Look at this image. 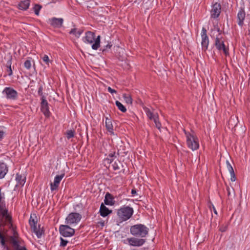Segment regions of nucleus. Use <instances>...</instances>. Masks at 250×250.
<instances>
[{
  "label": "nucleus",
  "mask_w": 250,
  "mask_h": 250,
  "mask_svg": "<svg viewBox=\"0 0 250 250\" xmlns=\"http://www.w3.org/2000/svg\"><path fill=\"white\" fill-rule=\"evenodd\" d=\"M100 36L95 38L94 33L87 31L85 33L84 42L87 43L92 44V48L93 50H97L100 46Z\"/></svg>",
  "instance_id": "nucleus-1"
},
{
  "label": "nucleus",
  "mask_w": 250,
  "mask_h": 250,
  "mask_svg": "<svg viewBox=\"0 0 250 250\" xmlns=\"http://www.w3.org/2000/svg\"><path fill=\"white\" fill-rule=\"evenodd\" d=\"M148 228L142 224L133 225L130 228L131 234L135 237H145L148 233Z\"/></svg>",
  "instance_id": "nucleus-2"
},
{
  "label": "nucleus",
  "mask_w": 250,
  "mask_h": 250,
  "mask_svg": "<svg viewBox=\"0 0 250 250\" xmlns=\"http://www.w3.org/2000/svg\"><path fill=\"white\" fill-rule=\"evenodd\" d=\"M133 213V209L129 207L124 206L118 210L117 215L121 221H125L129 219Z\"/></svg>",
  "instance_id": "nucleus-3"
},
{
  "label": "nucleus",
  "mask_w": 250,
  "mask_h": 250,
  "mask_svg": "<svg viewBox=\"0 0 250 250\" xmlns=\"http://www.w3.org/2000/svg\"><path fill=\"white\" fill-rule=\"evenodd\" d=\"M187 137V143L188 147L192 150H195L199 148V144L198 138L193 134L187 132L184 130Z\"/></svg>",
  "instance_id": "nucleus-4"
},
{
  "label": "nucleus",
  "mask_w": 250,
  "mask_h": 250,
  "mask_svg": "<svg viewBox=\"0 0 250 250\" xmlns=\"http://www.w3.org/2000/svg\"><path fill=\"white\" fill-rule=\"evenodd\" d=\"M215 46L218 50H222L226 56L229 55V49L224 44V40L223 37H221V33H219L216 38Z\"/></svg>",
  "instance_id": "nucleus-5"
},
{
  "label": "nucleus",
  "mask_w": 250,
  "mask_h": 250,
  "mask_svg": "<svg viewBox=\"0 0 250 250\" xmlns=\"http://www.w3.org/2000/svg\"><path fill=\"white\" fill-rule=\"evenodd\" d=\"M7 99L16 100L18 98V94L16 90L10 87H6L2 92Z\"/></svg>",
  "instance_id": "nucleus-6"
},
{
  "label": "nucleus",
  "mask_w": 250,
  "mask_h": 250,
  "mask_svg": "<svg viewBox=\"0 0 250 250\" xmlns=\"http://www.w3.org/2000/svg\"><path fill=\"white\" fill-rule=\"evenodd\" d=\"M82 216L76 212L70 213L65 219V223L68 225L77 224L81 219Z\"/></svg>",
  "instance_id": "nucleus-7"
},
{
  "label": "nucleus",
  "mask_w": 250,
  "mask_h": 250,
  "mask_svg": "<svg viewBox=\"0 0 250 250\" xmlns=\"http://www.w3.org/2000/svg\"><path fill=\"white\" fill-rule=\"evenodd\" d=\"M59 230L61 234L63 237H70L75 233L74 229L70 228L68 225H61Z\"/></svg>",
  "instance_id": "nucleus-8"
},
{
  "label": "nucleus",
  "mask_w": 250,
  "mask_h": 250,
  "mask_svg": "<svg viewBox=\"0 0 250 250\" xmlns=\"http://www.w3.org/2000/svg\"><path fill=\"white\" fill-rule=\"evenodd\" d=\"M128 244L133 247H141L146 242V240L143 238H138L136 237H131L127 239Z\"/></svg>",
  "instance_id": "nucleus-9"
},
{
  "label": "nucleus",
  "mask_w": 250,
  "mask_h": 250,
  "mask_svg": "<svg viewBox=\"0 0 250 250\" xmlns=\"http://www.w3.org/2000/svg\"><path fill=\"white\" fill-rule=\"evenodd\" d=\"M201 37H202V47L203 50L206 51L208 47L209 40L208 38L207 35V30L205 28L203 27L201 32Z\"/></svg>",
  "instance_id": "nucleus-10"
},
{
  "label": "nucleus",
  "mask_w": 250,
  "mask_h": 250,
  "mask_svg": "<svg viewBox=\"0 0 250 250\" xmlns=\"http://www.w3.org/2000/svg\"><path fill=\"white\" fill-rule=\"evenodd\" d=\"M221 6L220 3L216 2L212 6L210 10V16L212 18L216 19L219 17L221 13Z\"/></svg>",
  "instance_id": "nucleus-11"
},
{
  "label": "nucleus",
  "mask_w": 250,
  "mask_h": 250,
  "mask_svg": "<svg viewBox=\"0 0 250 250\" xmlns=\"http://www.w3.org/2000/svg\"><path fill=\"white\" fill-rule=\"evenodd\" d=\"M29 224L31 226V228L32 229L33 231L36 233L38 238L41 237L42 234V230H38L37 227V219L32 218L31 216L29 219Z\"/></svg>",
  "instance_id": "nucleus-12"
},
{
  "label": "nucleus",
  "mask_w": 250,
  "mask_h": 250,
  "mask_svg": "<svg viewBox=\"0 0 250 250\" xmlns=\"http://www.w3.org/2000/svg\"><path fill=\"white\" fill-rule=\"evenodd\" d=\"M63 22L62 18H52L48 19V23L54 28H60Z\"/></svg>",
  "instance_id": "nucleus-13"
},
{
  "label": "nucleus",
  "mask_w": 250,
  "mask_h": 250,
  "mask_svg": "<svg viewBox=\"0 0 250 250\" xmlns=\"http://www.w3.org/2000/svg\"><path fill=\"white\" fill-rule=\"evenodd\" d=\"M41 110L45 116L49 117L50 116V113L49 110L48 103L45 100V97H42V98Z\"/></svg>",
  "instance_id": "nucleus-14"
},
{
  "label": "nucleus",
  "mask_w": 250,
  "mask_h": 250,
  "mask_svg": "<svg viewBox=\"0 0 250 250\" xmlns=\"http://www.w3.org/2000/svg\"><path fill=\"white\" fill-rule=\"evenodd\" d=\"M246 13L244 8H241L237 15V21L238 24L242 27L244 25V21L245 19Z\"/></svg>",
  "instance_id": "nucleus-15"
},
{
  "label": "nucleus",
  "mask_w": 250,
  "mask_h": 250,
  "mask_svg": "<svg viewBox=\"0 0 250 250\" xmlns=\"http://www.w3.org/2000/svg\"><path fill=\"white\" fill-rule=\"evenodd\" d=\"M7 209L8 208L6 205L4 193L1 192L0 188V213H2L5 211L7 212Z\"/></svg>",
  "instance_id": "nucleus-16"
},
{
  "label": "nucleus",
  "mask_w": 250,
  "mask_h": 250,
  "mask_svg": "<svg viewBox=\"0 0 250 250\" xmlns=\"http://www.w3.org/2000/svg\"><path fill=\"white\" fill-rule=\"evenodd\" d=\"M64 176V174H62L55 176L53 183H51L50 184L51 190L52 191L57 189L61 181Z\"/></svg>",
  "instance_id": "nucleus-17"
},
{
  "label": "nucleus",
  "mask_w": 250,
  "mask_h": 250,
  "mask_svg": "<svg viewBox=\"0 0 250 250\" xmlns=\"http://www.w3.org/2000/svg\"><path fill=\"white\" fill-rule=\"evenodd\" d=\"M114 197L109 192H107L105 195L104 203L106 205L113 206L115 204Z\"/></svg>",
  "instance_id": "nucleus-18"
},
{
  "label": "nucleus",
  "mask_w": 250,
  "mask_h": 250,
  "mask_svg": "<svg viewBox=\"0 0 250 250\" xmlns=\"http://www.w3.org/2000/svg\"><path fill=\"white\" fill-rule=\"evenodd\" d=\"M112 210H109L107 207H106L103 203L101 205L100 208V215L103 217H106L108 214L112 213Z\"/></svg>",
  "instance_id": "nucleus-19"
},
{
  "label": "nucleus",
  "mask_w": 250,
  "mask_h": 250,
  "mask_svg": "<svg viewBox=\"0 0 250 250\" xmlns=\"http://www.w3.org/2000/svg\"><path fill=\"white\" fill-rule=\"evenodd\" d=\"M238 123V117L236 116H231L228 121V125L229 128H233L235 127Z\"/></svg>",
  "instance_id": "nucleus-20"
},
{
  "label": "nucleus",
  "mask_w": 250,
  "mask_h": 250,
  "mask_svg": "<svg viewBox=\"0 0 250 250\" xmlns=\"http://www.w3.org/2000/svg\"><path fill=\"white\" fill-rule=\"evenodd\" d=\"M8 172V167L4 163H0V178H4Z\"/></svg>",
  "instance_id": "nucleus-21"
},
{
  "label": "nucleus",
  "mask_w": 250,
  "mask_h": 250,
  "mask_svg": "<svg viewBox=\"0 0 250 250\" xmlns=\"http://www.w3.org/2000/svg\"><path fill=\"white\" fill-rule=\"evenodd\" d=\"M30 5L29 0H23L21 1L19 4V8L21 10H27Z\"/></svg>",
  "instance_id": "nucleus-22"
},
{
  "label": "nucleus",
  "mask_w": 250,
  "mask_h": 250,
  "mask_svg": "<svg viewBox=\"0 0 250 250\" xmlns=\"http://www.w3.org/2000/svg\"><path fill=\"white\" fill-rule=\"evenodd\" d=\"M105 126L107 130L111 134H113V127L110 119L105 118Z\"/></svg>",
  "instance_id": "nucleus-23"
},
{
  "label": "nucleus",
  "mask_w": 250,
  "mask_h": 250,
  "mask_svg": "<svg viewBox=\"0 0 250 250\" xmlns=\"http://www.w3.org/2000/svg\"><path fill=\"white\" fill-rule=\"evenodd\" d=\"M16 180L20 185L23 186L25 182L26 178L24 175L17 173Z\"/></svg>",
  "instance_id": "nucleus-24"
},
{
  "label": "nucleus",
  "mask_w": 250,
  "mask_h": 250,
  "mask_svg": "<svg viewBox=\"0 0 250 250\" xmlns=\"http://www.w3.org/2000/svg\"><path fill=\"white\" fill-rule=\"evenodd\" d=\"M144 109L149 119L153 120L154 118L157 116V115H155L148 108L145 107L144 108Z\"/></svg>",
  "instance_id": "nucleus-25"
},
{
  "label": "nucleus",
  "mask_w": 250,
  "mask_h": 250,
  "mask_svg": "<svg viewBox=\"0 0 250 250\" xmlns=\"http://www.w3.org/2000/svg\"><path fill=\"white\" fill-rule=\"evenodd\" d=\"M82 32V30H78L77 28H73L69 32V34L74 35L76 37H79Z\"/></svg>",
  "instance_id": "nucleus-26"
},
{
  "label": "nucleus",
  "mask_w": 250,
  "mask_h": 250,
  "mask_svg": "<svg viewBox=\"0 0 250 250\" xmlns=\"http://www.w3.org/2000/svg\"><path fill=\"white\" fill-rule=\"evenodd\" d=\"M123 98L125 103L127 104H131L132 103V99L131 96L129 94H124Z\"/></svg>",
  "instance_id": "nucleus-27"
},
{
  "label": "nucleus",
  "mask_w": 250,
  "mask_h": 250,
  "mask_svg": "<svg viewBox=\"0 0 250 250\" xmlns=\"http://www.w3.org/2000/svg\"><path fill=\"white\" fill-rule=\"evenodd\" d=\"M115 104L116 106L118 107V109L121 110L123 112H125L126 111V109L125 106L120 102L118 101H116L115 102Z\"/></svg>",
  "instance_id": "nucleus-28"
},
{
  "label": "nucleus",
  "mask_w": 250,
  "mask_h": 250,
  "mask_svg": "<svg viewBox=\"0 0 250 250\" xmlns=\"http://www.w3.org/2000/svg\"><path fill=\"white\" fill-rule=\"evenodd\" d=\"M6 65L8 68L7 70L8 75L9 76H11L12 75V70L11 69V60H9L7 61Z\"/></svg>",
  "instance_id": "nucleus-29"
},
{
  "label": "nucleus",
  "mask_w": 250,
  "mask_h": 250,
  "mask_svg": "<svg viewBox=\"0 0 250 250\" xmlns=\"http://www.w3.org/2000/svg\"><path fill=\"white\" fill-rule=\"evenodd\" d=\"M75 131L74 130H69L66 132V137L68 139L73 137L74 136Z\"/></svg>",
  "instance_id": "nucleus-30"
},
{
  "label": "nucleus",
  "mask_w": 250,
  "mask_h": 250,
  "mask_svg": "<svg viewBox=\"0 0 250 250\" xmlns=\"http://www.w3.org/2000/svg\"><path fill=\"white\" fill-rule=\"evenodd\" d=\"M112 46V44H111L110 42H108L106 45L102 47L101 50L103 52L107 51L109 49L111 48Z\"/></svg>",
  "instance_id": "nucleus-31"
},
{
  "label": "nucleus",
  "mask_w": 250,
  "mask_h": 250,
  "mask_svg": "<svg viewBox=\"0 0 250 250\" xmlns=\"http://www.w3.org/2000/svg\"><path fill=\"white\" fill-rule=\"evenodd\" d=\"M227 192H228V196L229 197L232 196L233 197L235 196V192L234 189L232 188L230 189L229 187H227Z\"/></svg>",
  "instance_id": "nucleus-32"
},
{
  "label": "nucleus",
  "mask_w": 250,
  "mask_h": 250,
  "mask_svg": "<svg viewBox=\"0 0 250 250\" xmlns=\"http://www.w3.org/2000/svg\"><path fill=\"white\" fill-rule=\"evenodd\" d=\"M42 6L39 4H35L34 7V11L36 15H39Z\"/></svg>",
  "instance_id": "nucleus-33"
},
{
  "label": "nucleus",
  "mask_w": 250,
  "mask_h": 250,
  "mask_svg": "<svg viewBox=\"0 0 250 250\" xmlns=\"http://www.w3.org/2000/svg\"><path fill=\"white\" fill-rule=\"evenodd\" d=\"M24 66L27 69H30L31 67V62L30 60H27L24 63Z\"/></svg>",
  "instance_id": "nucleus-34"
},
{
  "label": "nucleus",
  "mask_w": 250,
  "mask_h": 250,
  "mask_svg": "<svg viewBox=\"0 0 250 250\" xmlns=\"http://www.w3.org/2000/svg\"><path fill=\"white\" fill-rule=\"evenodd\" d=\"M42 59L43 61L48 65H49V62H51L50 60H49L48 57L46 55H44L42 58Z\"/></svg>",
  "instance_id": "nucleus-35"
},
{
  "label": "nucleus",
  "mask_w": 250,
  "mask_h": 250,
  "mask_svg": "<svg viewBox=\"0 0 250 250\" xmlns=\"http://www.w3.org/2000/svg\"><path fill=\"white\" fill-rule=\"evenodd\" d=\"M153 120H154V122L155 124L156 127L158 129H160L161 128V123L158 120V116L154 118V119H153Z\"/></svg>",
  "instance_id": "nucleus-36"
},
{
  "label": "nucleus",
  "mask_w": 250,
  "mask_h": 250,
  "mask_svg": "<svg viewBox=\"0 0 250 250\" xmlns=\"http://www.w3.org/2000/svg\"><path fill=\"white\" fill-rule=\"evenodd\" d=\"M119 164H120V162L118 161V162H115L112 164L113 168L115 170H119L120 169V167Z\"/></svg>",
  "instance_id": "nucleus-37"
},
{
  "label": "nucleus",
  "mask_w": 250,
  "mask_h": 250,
  "mask_svg": "<svg viewBox=\"0 0 250 250\" xmlns=\"http://www.w3.org/2000/svg\"><path fill=\"white\" fill-rule=\"evenodd\" d=\"M228 229V225H222L219 228V230L221 232H225Z\"/></svg>",
  "instance_id": "nucleus-38"
},
{
  "label": "nucleus",
  "mask_w": 250,
  "mask_h": 250,
  "mask_svg": "<svg viewBox=\"0 0 250 250\" xmlns=\"http://www.w3.org/2000/svg\"><path fill=\"white\" fill-rule=\"evenodd\" d=\"M227 165L228 169L229 171V172L233 174V172H234L232 166H231V165L230 164V163H229V162L228 161H227Z\"/></svg>",
  "instance_id": "nucleus-39"
},
{
  "label": "nucleus",
  "mask_w": 250,
  "mask_h": 250,
  "mask_svg": "<svg viewBox=\"0 0 250 250\" xmlns=\"http://www.w3.org/2000/svg\"><path fill=\"white\" fill-rule=\"evenodd\" d=\"M67 243L68 241L67 240H64L62 238H61L60 246L64 247L66 246Z\"/></svg>",
  "instance_id": "nucleus-40"
},
{
  "label": "nucleus",
  "mask_w": 250,
  "mask_h": 250,
  "mask_svg": "<svg viewBox=\"0 0 250 250\" xmlns=\"http://www.w3.org/2000/svg\"><path fill=\"white\" fill-rule=\"evenodd\" d=\"M12 242L13 246L16 248V250L17 249H19V247H20V245L17 240H16V239H13Z\"/></svg>",
  "instance_id": "nucleus-41"
},
{
  "label": "nucleus",
  "mask_w": 250,
  "mask_h": 250,
  "mask_svg": "<svg viewBox=\"0 0 250 250\" xmlns=\"http://www.w3.org/2000/svg\"><path fill=\"white\" fill-rule=\"evenodd\" d=\"M42 90H43L42 86L41 85L38 89V93L40 96H41V99L42 98V97H44V96L43 95V93H42Z\"/></svg>",
  "instance_id": "nucleus-42"
},
{
  "label": "nucleus",
  "mask_w": 250,
  "mask_h": 250,
  "mask_svg": "<svg viewBox=\"0 0 250 250\" xmlns=\"http://www.w3.org/2000/svg\"><path fill=\"white\" fill-rule=\"evenodd\" d=\"M107 90L109 92H110L111 94L117 93V91L115 90L112 89L110 87H108L107 88Z\"/></svg>",
  "instance_id": "nucleus-43"
},
{
  "label": "nucleus",
  "mask_w": 250,
  "mask_h": 250,
  "mask_svg": "<svg viewBox=\"0 0 250 250\" xmlns=\"http://www.w3.org/2000/svg\"><path fill=\"white\" fill-rule=\"evenodd\" d=\"M231 175V180L232 182H234L236 180V177L235 176L234 172H233V174L232 173H230Z\"/></svg>",
  "instance_id": "nucleus-44"
},
{
  "label": "nucleus",
  "mask_w": 250,
  "mask_h": 250,
  "mask_svg": "<svg viewBox=\"0 0 250 250\" xmlns=\"http://www.w3.org/2000/svg\"><path fill=\"white\" fill-rule=\"evenodd\" d=\"M131 194L132 196H135V195L137 194V191L135 188H133L131 190Z\"/></svg>",
  "instance_id": "nucleus-45"
},
{
  "label": "nucleus",
  "mask_w": 250,
  "mask_h": 250,
  "mask_svg": "<svg viewBox=\"0 0 250 250\" xmlns=\"http://www.w3.org/2000/svg\"><path fill=\"white\" fill-rule=\"evenodd\" d=\"M4 134V132L3 131L0 130V139H1L3 138Z\"/></svg>",
  "instance_id": "nucleus-46"
},
{
  "label": "nucleus",
  "mask_w": 250,
  "mask_h": 250,
  "mask_svg": "<svg viewBox=\"0 0 250 250\" xmlns=\"http://www.w3.org/2000/svg\"><path fill=\"white\" fill-rule=\"evenodd\" d=\"M16 250H27V249L25 247H21V248H20V247H19V249H17Z\"/></svg>",
  "instance_id": "nucleus-47"
},
{
  "label": "nucleus",
  "mask_w": 250,
  "mask_h": 250,
  "mask_svg": "<svg viewBox=\"0 0 250 250\" xmlns=\"http://www.w3.org/2000/svg\"><path fill=\"white\" fill-rule=\"evenodd\" d=\"M114 155H115V153H111L109 154L108 156L109 157H110L111 158H112V157H113L114 156Z\"/></svg>",
  "instance_id": "nucleus-48"
},
{
  "label": "nucleus",
  "mask_w": 250,
  "mask_h": 250,
  "mask_svg": "<svg viewBox=\"0 0 250 250\" xmlns=\"http://www.w3.org/2000/svg\"><path fill=\"white\" fill-rule=\"evenodd\" d=\"M213 211H214V213L215 214H217V211H216V210L215 208L213 207Z\"/></svg>",
  "instance_id": "nucleus-49"
},
{
  "label": "nucleus",
  "mask_w": 250,
  "mask_h": 250,
  "mask_svg": "<svg viewBox=\"0 0 250 250\" xmlns=\"http://www.w3.org/2000/svg\"><path fill=\"white\" fill-rule=\"evenodd\" d=\"M108 160H110V163H112V159H108Z\"/></svg>",
  "instance_id": "nucleus-50"
}]
</instances>
